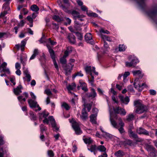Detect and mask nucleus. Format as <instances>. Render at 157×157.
<instances>
[{"instance_id":"obj_7","label":"nucleus","mask_w":157,"mask_h":157,"mask_svg":"<svg viewBox=\"0 0 157 157\" xmlns=\"http://www.w3.org/2000/svg\"><path fill=\"white\" fill-rule=\"evenodd\" d=\"M28 102L30 107L31 108H33L37 107L38 108V110H40L41 109V108L40 107L39 105L37 104V102L36 101L32 99H29L28 100Z\"/></svg>"},{"instance_id":"obj_34","label":"nucleus","mask_w":157,"mask_h":157,"mask_svg":"<svg viewBox=\"0 0 157 157\" xmlns=\"http://www.w3.org/2000/svg\"><path fill=\"white\" fill-rule=\"evenodd\" d=\"M31 10L35 12H38L39 10V8L36 5H33L30 7Z\"/></svg>"},{"instance_id":"obj_21","label":"nucleus","mask_w":157,"mask_h":157,"mask_svg":"<svg viewBox=\"0 0 157 157\" xmlns=\"http://www.w3.org/2000/svg\"><path fill=\"white\" fill-rule=\"evenodd\" d=\"M68 38L69 42L71 44H74L76 42L75 37L72 34H69L68 36Z\"/></svg>"},{"instance_id":"obj_57","label":"nucleus","mask_w":157,"mask_h":157,"mask_svg":"<svg viewBox=\"0 0 157 157\" xmlns=\"http://www.w3.org/2000/svg\"><path fill=\"white\" fill-rule=\"evenodd\" d=\"M15 67L16 69H20L21 68L20 64L18 62H17L15 64Z\"/></svg>"},{"instance_id":"obj_51","label":"nucleus","mask_w":157,"mask_h":157,"mask_svg":"<svg viewBox=\"0 0 157 157\" xmlns=\"http://www.w3.org/2000/svg\"><path fill=\"white\" fill-rule=\"evenodd\" d=\"M64 20L67 21L66 25H70L71 22V20L68 17H65L64 18Z\"/></svg>"},{"instance_id":"obj_48","label":"nucleus","mask_w":157,"mask_h":157,"mask_svg":"<svg viewBox=\"0 0 157 157\" xmlns=\"http://www.w3.org/2000/svg\"><path fill=\"white\" fill-rule=\"evenodd\" d=\"M76 35L78 37V39L79 40H82V35L78 32H75V33Z\"/></svg>"},{"instance_id":"obj_16","label":"nucleus","mask_w":157,"mask_h":157,"mask_svg":"<svg viewBox=\"0 0 157 157\" xmlns=\"http://www.w3.org/2000/svg\"><path fill=\"white\" fill-rule=\"evenodd\" d=\"M22 89V86L20 85L17 86L16 88L13 89V92L16 95H18L22 92L21 90Z\"/></svg>"},{"instance_id":"obj_18","label":"nucleus","mask_w":157,"mask_h":157,"mask_svg":"<svg viewBox=\"0 0 157 157\" xmlns=\"http://www.w3.org/2000/svg\"><path fill=\"white\" fill-rule=\"evenodd\" d=\"M95 70V68L94 67H91V66H86L85 68V70L87 74H92L93 71Z\"/></svg>"},{"instance_id":"obj_17","label":"nucleus","mask_w":157,"mask_h":157,"mask_svg":"<svg viewBox=\"0 0 157 157\" xmlns=\"http://www.w3.org/2000/svg\"><path fill=\"white\" fill-rule=\"evenodd\" d=\"M138 78H136L135 79L134 83V87L136 89H138L140 87H143L145 86L146 85L145 83H143L141 85L138 82Z\"/></svg>"},{"instance_id":"obj_41","label":"nucleus","mask_w":157,"mask_h":157,"mask_svg":"<svg viewBox=\"0 0 157 157\" xmlns=\"http://www.w3.org/2000/svg\"><path fill=\"white\" fill-rule=\"evenodd\" d=\"M26 43V40L25 39L21 41V43L20 47L22 51H23L24 50V48L25 45Z\"/></svg>"},{"instance_id":"obj_29","label":"nucleus","mask_w":157,"mask_h":157,"mask_svg":"<svg viewBox=\"0 0 157 157\" xmlns=\"http://www.w3.org/2000/svg\"><path fill=\"white\" fill-rule=\"evenodd\" d=\"M129 136L131 138L136 139L138 138V136L136 134L134 133L132 131L130 130L128 132Z\"/></svg>"},{"instance_id":"obj_15","label":"nucleus","mask_w":157,"mask_h":157,"mask_svg":"<svg viewBox=\"0 0 157 157\" xmlns=\"http://www.w3.org/2000/svg\"><path fill=\"white\" fill-rule=\"evenodd\" d=\"M7 66V63L6 62H3L1 65V67L2 68V70L0 71V72L2 73V72H6L8 73H10V71L8 68H6V67Z\"/></svg>"},{"instance_id":"obj_42","label":"nucleus","mask_w":157,"mask_h":157,"mask_svg":"<svg viewBox=\"0 0 157 157\" xmlns=\"http://www.w3.org/2000/svg\"><path fill=\"white\" fill-rule=\"evenodd\" d=\"M53 19L57 21L58 22H60L63 21V19L60 18L59 16L55 15L52 17Z\"/></svg>"},{"instance_id":"obj_30","label":"nucleus","mask_w":157,"mask_h":157,"mask_svg":"<svg viewBox=\"0 0 157 157\" xmlns=\"http://www.w3.org/2000/svg\"><path fill=\"white\" fill-rule=\"evenodd\" d=\"M96 117L97 115L96 114H93L90 117V121L93 124H96Z\"/></svg>"},{"instance_id":"obj_40","label":"nucleus","mask_w":157,"mask_h":157,"mask_svg":"<svg viewBox=\"0 0 157 157\" xmlns=\"http://www.w3.org/2000/svg\"><path fill=\"white\" fill-rule=\"evenodd\" d=\"M145 147L148 151H151L154 150V148L152 146L146 144L145 145Z\"/></svg>"},{"instance_id":"obj_59","label":"nucleus","mask_w":157,"mask_h":157,"mask_svg":"<svg viewBox=\"0 0 157 157\" xmlns=\"http://www.w3.org/2000/svg\"><path fill=\"white\" fill-rule=\"evenodd\" d=\"M27 19L30 23H33V18L30 16H28L27 17Z\"/></svg>"},{"instance_id":"obj_36","label":"nucleus","mask_w":157,"mask_h":157,"mask_svg":"<svg viewBox=\"0 0 157 157\" xmlns=\"http://www.w3.org/2000/svg\"><path fill=\"white\" fill-rule=\"evenodd\" d=\"M72 49L71 47H68L67 48L66 50L64 52V55L68 56L69 54L71 53L72 52Z\"/></svg>"},{"instance_id":"obj_19","label":"nucleus","mask_w":157,"mask_h":157,"mask_svg":"<svg viewBox=\"0 0 157 157\" xmlns=\"http://www.w3.org/2000/svg\"><path fill=\"white\" fill-rule=\"evenodd\" d=\"M119 98L122 102L125 104H127L129 101V99L128 97L126 96L124 98L123 96L120 95Z\"/></svg>"},{"instance_id":"obj_60","label":"nucleus","mask_w":157,"mask_h":157,"mask_svg":"<svg viewBox=\"0 0 157 157\" xmlns=\"http://www.w3.org/2000/svg\"><path fill=\"white\" fill-rule=\"evenodd\" d=\"M48 40L49 42L51 43V45H54L56 44V42L52 40L50 38H49Z\"/></svg>"},{"instance_id":"obj_37","label":"nucleus","mask_w":157,"mask_h":157,"mask_svg":"<svg viewBox=\"0 0 157 157\" xmlns=\"http://www.w3.org/2000/svg\"><path fill=\"white\" fill-rule=\"evenodd\" d=\"M88 150L90 151L91 152L95 151L96 149H97L95 145H92L90 147L88 146Z\"/></svg>"},{"instance_id":"obj_11","label":"nucleus","mask_w":157,"mask_h":157,"mask_svg":"<svg viewBox=\"0 0 157 157\" xmlns=\"http://www.w3.org/2000/svg\"><path fill=\"white\" fill-rule=\"evenodd\" d=\"M114 111L115 112L117 113H120V114L125 115L126 113L124 109H121L120 107H117L116 108H113Z\"/></svg>"},{"instance_id":"obj_47","label":"nucleus","mask_w":157,"mask_h":157,"mask_svg":"<svg viewBox=\"0 0 157 157\" xmlns=\"http://www.w3.org/2000/svg\"><path fill=\"white\" fill-rule=\"evenodd\" d=\"M84 108H85V110H86V108H87L88 111L89 112L90 111L91 108L92 104H84Z\"/></svg>"},{"instance_id":"obj_49","label":"nucleus","mask_w":157,"mask_h":157,"mask_svg":"<svg viewBox=\"0 0 157 157\" xmlns=\"http://www.w3.org/2000/svg\"><path fill=\"white\" fill-rule=\"evenodd\" d=\"M99 31L100 33H106L107 34H108L109 33V32L107 30H105L103 28H101L99 30Z\"/></svg>"},{"instance_id":"obj_23","label":"nucleus","mask_w":157,"mask_h":157,"mask_svg":"<svg viewBox=\"0 0 157 157\" xmlns=\"http://www.w3.org/2000/svg\"><path fill=\"white\" fill-rule=\"evenodd\" d=\"M72 14L75 19H77V18L84 17L83 15H80L79 13L76 11H73L72 12Z\"/></svg>"},{"instance_id":"obj_39","label":"nucleus","mask_w":157,"mask_h":157,"mask_svg":"<svg viewBox=\"0 0 157 157\" xmlns=\"http://www.w3.org/2000/svg\"><path fill=\"white\" fill-rule=\"evenodd\" d=\"M38 50L37 49H35L33 51V53L30 57V60H32L34 59L36 56L38 54Z\"/></svg>"},{"instance_id":"obj_22","label":"nucleus","mask_w":157,"mask_h":157,"mask_svg":"<svg viewBox=\"0 0 157 157\" xmlns=\"http://www.w3.org/2000/svg\"><path fill=\"white\" fill-rule=\"evenodd\" d=\"M124 155V153L121 150H119L116 151L114 154V155L116 157H122Z\"/></svg>"},{"instance_id":"obj_32","label":"nucleus","mask_w":157,"mask_h":157,"mask_svg":"<svg viewBox=\"0 0 157 157\" xmlns=\"http://www.w3.org/2000/svg\"><path fill=\"white\" fill-rule=\"evenodd\" d=\"M84 142L85 144H91L93 142V140L90 137H87L83 139Z\"/></svg>"},{"instance_id":"obj_2","label":"nucleus","mask_w":157,"mask_h":157,"mask_svg":"<svg viewBox=\"0 0 157 157\" xmlns=\"http://www.w3.org/2000/svg\"><path fill=\"white\" fill-rule=\"evenodd\" d=\"M39 114L40 120H41L44 118V119L43 121V122L46 123L47 124H48L50 121L54 131H57L59 130V128L56 127L55 120L53 117L51 116L49 117L48 118H47L49 115V113L48 112L44 111L42 113H40Z\"/></svg>"},{"instance_id":"obj_44","label":"nucleus","mask_w":157,"mask_h":157,"mask_svg":"<svg viewBox=\"0 0 157 157\" xmlns=\"http://www.w3.org/2000/svg\"><path fill=\"white\" fill-rule=\"evenodd\" d=\"M97 149L100 151L105 152L106 151V149L103 145H100L97 147Z\"/></svg>"},{"instance_id":"obj_33","label":"nucleus","mask_w":157,"mask_h":157,"mask_svg":"<svg viewBox=\"0 0 157 157\" xmlns=\"http://www.w3.org/2000/svg\"><path fill=\"white\" fill-rule=\"evenodd\" d=\"M67 56L64 55L63 57L60 59V63L62 64L63 65H65L67 61L66 58Z\"/></svg>"},{"instance_id":"obj_54","label":"nucleus","mask_w":157,"mask_h":157,"mask_svg":"<svg viewBox=\"0 0 157 157\" xmlns=\"http://www.w3.org/2000/svg\"><path fill=\"white\" fill-rule=\"evenodd\" d=\"M83 75L81 73V71H80L79 72H77L75 75H74L73 78H75L76 76H77L82 77L83 76Z\"/></svg>"},{"instance_id":"obj_12","label":"nucleus","mask_w":157,"mask_h":157,"mask_svg":"<svg viewBox=\"0 0 157 157\" xmlns=\"http://www.w3.org/2000/svg\"><path fill=\"white\" fill-rule=\"evenodd\" d=\"M71 66L67 65H63V68L65 71V74L66 75H67L69 74L71 72L72 68H73L74 65L71 64L70 63Z\"/></svg>"},{"instance_id":"obj_45","label":"nucleus","mask_w":157,"mask_h":157,"mask_svg":"<svg viewBox=\"0 0 157 157\" xmlns=\"http://www.w3.org/2000/svg\"><path fill=\"white\" fill-rule=\"evenodd\" d=\"M102 136L106 138H110L112 137V135L111 134L105 132L103 133Z\"/></svg>"},{"instance_id":"obj_55","label":"nucleus","mask_w":157,"mask_h":157,"mask_svg":"<svg viewBox=\"0 0 157 157\" xmlns=\"http://www.w3.org/2000/svg\"><path fill=\"white\" fill-rule=\"evenodd\" d=\"M81 8L82 11H86V12H88V9L86 6L83 5L81 6Z\"/></svg>"},{"instance_id":"obj_61","label":"nucleus","mask_w":157,"mask_h":157,"mask_svg":"<svg viewBox=\"0 0 157 157\" xmlns=\"http://www.w3.org/2000/svg\"><path fill=\"white\" fill-rule=\"evenodd\" d=\"M4 142L3 140V137L0 134V145H2L4 144Z\"/></svg>"},{"instance_id":"obj_8","label":"nucleus","mask_w":157,"mask_h":157,"mask_svg":"<svg viewBox=\"0 0 157 157\" xmlns=\"http://www.w3.org/2000/svg\"><path fill=\"white\" fill-rule=\"evenodd\" d=\"M24 71L23 73L25 76V77L23 78L25 79V80L26 81L28 82H29L31 79V77L29 74L28 69L27 68H25L23 67Z\"/></svg>"},{"instance_id":"obj_24","label":"nucleus","mask_w":157,"mask_h":157,"mask_svg":"<svg viewBox=\"0 0 157 157\" xmlns=\"http://www.w3.org/2000/svg\"><path fill=\"white\" fill-rule=\"evenodd\" d=\"M132 72L134 76H138L140 78H141L143 77V75L141 74V71L140 70L133 71Z\"/></svg>"},{"instance_id":"obj_13","label":"nucleus","mask_w":157,"mask_h":157,"mask_svg":"<svg viewBox=\"0 0 157 157\" xmlns=\"http://www.w3.org/2000/svg\"><path fill=\"white\" fill-rule=\"evenodd\" d=\"M136 132L139 134H144L145 135H149V132L144 128L140 127L136 130Z\"/></svg>"},{"instance_id":"obj_10","label":"nucleus","mask_w":157,"mask_h":157,"mask_svg":"<svg viewBox=\"0 0 157 157\" xmlns=\"http://www.w3.org/2000/svg\"><path fill=\"white\" fill-rule=\"evenodd\" d=\"M85 40L87 42L92 44H94L92 36L91 33H86L85 36Z\"/></svg>"},{"instance_id":"obj_14","label":"nucleus","mask_w":157,"mask_h":157,"mask_svg":"<svg viewBox=\"0 0 157 157\" xmlns=\"http://www.w3.org/2000/svg\"><path fill=\"white\" fill-rule=\"evenodd\" d=\"M23 94L25 97H23V96H19L17 97V99L18 101L21 103H22L23 101L24 102L25 101L26 98L28 97V94L27 93H24Z\"/></svg>"},{"instance_id":"obj_35","label":"nucleus","mask_w":157,"mask_h":157,"mask_svg":"<svg viewBox=\"0 0 157 157\" xmlns=\"http://www.w3.org/2000/svg\"><path fill=\"white\" fill-rule=\"evenodd\" d=\"M90 76L91 78L88 79L89 82L92 86L94 87L95 86V85L94 84V77L92 75V74H90Z\"/></svg>"},{"instance_id":"obj_50","label":"nucleus","mask_w":157,"mask_h":157,"mask_svg":"<svg viewBox=\"0 0 157 157\" xmlns=\"http://www.w3.org/2000/svg\"><path fill=\"white\" fill-rule=\"evenodd\" d=\"M40 131L41 133L44 131L47 130L46 128L44 126L43 124H41L40 125Z\"/></svg>"},{"instance_id":"obj_64","label":"nucleus","mask_w":157,"mask_h":157,"mask_svg":"<svg viewBox=\"0 0 157 157\" xmlns=\"http://www.w3.org/2000/svg\"><path fill=\"white\" fill-rule=\"evenodd\" d=\"M149 92L150 94L152 95H155L156 94V91L153 90H149Z\"/></svg>"},{"instance_id":"obj_46","label":"nucleus","mask_w":157,"mask_h":157,"mask_svg":"<svg viewBox=\"0 0 157 157\" xmlns=\"http://www.w3.org/2000/svg\"><path fill=\"white\" fill-rule=\"evenodd\" d=\"M126 46L124 45H120L119 47V50L120 52L125 51L126 48Z\"/></svg>"},{"instance_id":"obj_63","label":"nucleus","mask_w":157,"mask_h":157,"mask_svg":"<svg viewBox=\"0 0 157 157\" xmlns=\"http://www.w3.org/2000/svg\"><path fill=\"white\" fill-rule=\"evenodd\" d=\"M45 93L47 95H50L52 94L51 91L49 89L46 90L45 91Z\"/></svg>"},{"instance_id":"obj_20","label":"nucleus","mask_w":157,"mask_h":157,"mask_svg":"<svg viewBox=\"0 0 157 157\" xmlns=\"http://www.w3.org/2000/svg\"><path fill=\"white\" fill-rule=\"evenodd\" d=\"M138 6L141 8L145 6L146 0H135Z\"/></svg>"},{"instance_id":"obj_53","label":"nucleus","mask_w":157,"mask_h":157,"mask_svg":"<svg viewBox=\"0 0 157 157\" xmlns=\"http://www.w3.org/2000/svg\"><path fill=\"white\" fill-rule=\"evenodd\" d=\"M62 106L67 110H69L70 108L68 105L66 103H63L62 105Z\"/></svg>"},{"instance_id":"obj_5","label":"nucleus","mask_w":157,"mask_h":157,"mask_svg":"<svg viewBox=\"0 0 157 157\" xmlns=\"http://www.w3.org/2000/svg\"><path fill=\"white\" fill-rule=\"evenodd\" d=\"M47 46L48 49V51L50 54L51 57L53 60L55 67L57 70H58L59 68L55 59V56L54 51L48 44H47Z\"/></svg>"},{"instance_id":"obj_28","label":"nucleus","mask_w":157,"mask_h":157,"mask_svg":"<svg viewBox=\"0 0 157 157\" xmlns=\"http://www.w3.org/2000/svg\"><path fill=\"white\" fill-rule=\"evenodd\" d=\"M100 36L101 38L103 40L104 42H105V41L106 42V41L109 42L112 41L111 39L109 37L105 35H103L101 34L100 35Z\"/></svg>"},{"instance_id":"obj_9","label":"nucleus","mask_w":157,"mask_h":157,"mask_svg":"<svg viewBox=\"0 0 157 157\" xmlns=\"http://www.w3.org/2000/svg\"><path fill=\"white\" fill-rule=\"evenodd\" d=\"M147 15L151 18H152L155 17L157 14V7L147 12Z\"/></svg>"},{"instance_id":"obj_58","label":"nucleus","mask_w":157,"mask_h":157,"mask_svg":"<svg viewBox=\"0 0 157 157\" xmlns=\"http://www.w3.org/2000/svg\"><path fill=\"white\" fill-rule=\"evenodd\" d=\"M4 153L3 150V148L1 147L0 149V157H4L3 155Z\"/></svg>"},{"instance_id":"obj_38","label":"nucleus","mask_w":157,"mask_h":157,"mask_svg":"<svg viewBox=\"0 0 157 157\" xmlns=\"http://www.w3.org/2000/svg\"><path fill=\"white\" fill-rule=\"evenodd\" d=\"M75 28L77 30H81V27L82 25L81 24H79L78 22L75 21Z\"/></svg>"},{"instance_id":"obj_31","label":"nucleus","mask_w":157,"mask_h":157,"mask_svg":"<svg viewBox=\"0 0 157 157\" xmlns=\"http://www.w3.org/2000/svg\"><path fill=\"white\" fill-rule=\"evenodd\" d=\"M134 115L132 113H130L127 116L126 120L128 122H130L134 119Z\"/></svg>"},{"instance_id":"obj_1","label":"nucleus","mask_w":157,"mask_h":157,"mask_svg":"<svg viewBox=\"0 0 157 157\" xmlns=\"http://www.w3.org/2000/svg\"><path fill=\"white\" fill-rule=\"evenodd\" d=\"M109 112L110 121L112 126L116 128H118L121 133L124 132V131L123 127L124 126V124L121 118L118 117L116 114L113 115L110 110Z\"/></svg>"},{"instance_id":"obj_6","label":"nucleus","mask_w":157,"mask_h":157,"mask_svg":"<svg viewBox=\"0 0 157 157\" xmlns=\"http://www.w3.org/2000/svg\"><path fill=\"white\" fill-rule=\"evenodd\" d=\"M80 124L75 121H73L72 123V126L76 134H80L82 133L79 128Z\"/></svg>"},{"instance_id":"obj_4","label":"nucleus","mask_w":157,"mask_h":157,"mask_svg":"<svg viewBox=\"0 0 157 157\" xmlns=\"http://www.w3.org/2000/svg\"><path fill=\"white\" fill-rule=\"evenodd\" d=\"M129 60L131 61L130 62H127L125 63L126 66L127 67H135L136 64L139 62L138 59L134 56H130Z\"/></svg>"},{"instance_id":"obj_27","label":"nucleus","mask_w":157,"mask_h":157,"mask_svg":"<svg viewBox=\"0 0 157 157\" xmlns=\"http://www.w3.org/2000/svg\"><path fill=\"white\" fill-rule=\"evenodd\" d=\"M97 96V94L94 90L93 88L91 89V92L88 95V97L92 98H94Z\"/></svg>"},{"instance_id":"obj_25","label":"nucleus","mask_w":157,"mask_h":157,"mask_svg":"<svg viewBox=\"0 0 157 157\" xmlns=\"http://www.w3.org/2000/svg\"><path fill=\"white\" fill-rule=\"evenodd\" d=\"M76 85L75 83H73L71 85H69L67 86V88L68 91V92L71 94V90L74 89L76 87Z\"/></svg>"},{"instance_id":"obj_56","label":"nucleus","mask_w":157,"mask_h":157,"mask_svg":"<svg viewBox=\"0 0 157 157\" xmlns=\"http://www.w3.org/2000/svg\"><path fill=\"white\" fill-rule=\"evenodd\" d=\"M10 80L12 83L14 85H15L16 83L15 82V78L14 76H12L10 78Z\"/></svg>"},{"instance_id":"obj_43","label":"nucleus","mask_w":157,"mask_h":157,"mask_svg":"<svg viewBox=\"0 0 157 157\" xmlns=\"http://www.w3.org/2000/svg\"><path fill=\"white\" fill-rule=\"evenodd\" d=\"M87 14L89 17H97L98 15L96 13L92 12H87Z\"/></svg>"},{"instance_id":"obj_3","label":"nucleus","mask_w":157,"mask_h":157,"mask_svg":"<svg viewBox=\"0 0 157 157\" xmlns=\"http://www.w3.org/2000/svg\"><path fill=\"white\" fill-rule=\"evenodd\" d=\"M134 105L137 107L136 109L135 110V112L137 114L142 113L147 110V107L141 104L140 100L135 101Z\"/></svg>"},{"instance_id":"obj_26","label":"nucleus","mask_w":157,"mask_h":157,"mask_svg":"<svg viewBox=\"0 0 157 157\" xmlns=\"http://www.w3.org/2000/svg\"><path fill=\"white\" fill-rule=\"evenodd\" d=\"M81 117L83 120H85L88 117L87 113L86 111V110H85V108H83L82 110V115Z\"/></svg>"},{"instance_id":"obj_62","label":"nucleus","mask_w":157,"mask_h":157,"mask_svg":"<svg viewBox=\"0 0 157 157\" xmlns=\"http://www.w3.org/2000/svg\"><path fill=\"white\" fill-rule=\"evenodd\" d=\"M48 154L49 156L50 157H52L54 156V153L53 152L51 151L50 150L48 151Z\"/></svg>"},{"instance_id":"obj_52","label":"nucleus","mask_w":157,"mask_h":157,"mask_svg":"<svg viewBox=\"0 0 157 157\" xmlns=\"http://www.w3.org/2000/svg\"><path fill=\"white\" fill-rule=\"evenodd\" d=\"M39 41L41 43H45L46 42L45 39V36L44 35H43L42 37L39 40Z\"/></svg>"}]
</instances>
